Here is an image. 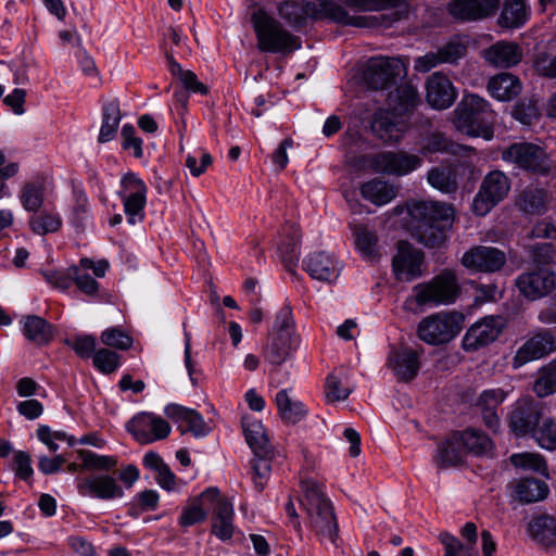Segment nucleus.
<instances>
[{
	"label": "nucleus",
	"mask_w": 556,
	"mask_h": 556,
	"mask_svg": "<svg viewBox=\"0 0 556 556\" xmlns=\"http://www.w3.org/2000/svg\"><path fill=\"white\" fill-rule=\"evenodd\" d=\"M412 235L420 243L437 248L444 243L446 231L452 227V206L437 201H417L409 205Z\"/></svg>",
	"instance_id": "obj_1"
},
{
	"label": "nucleus",
	"mask_w": 556,
	"mask_h": 556,
	"mask_svg": "<svg viewBox=\"0 0 556 556\" xmlns=\"http://www.w3.org/2000/svg\"><path fill=\"white\" fill-rule=\"evenodd\" d=\"M301 506L306 513L309 528L320 542L336 543L338 523L330 500L326 496L323 485L313 479L301 481Z\"/></svg>",
	"instance_id": "obj_2"
},
{
	"label": "nucleus",
	"mask_w": 556,
	"mask_h": 556,
	"mask_svg": "<svg viewBox=\"0 0 556 556\" xmlns=\"http://www.w3.org/2000/svg\"><path fill=\"white\" fill-rule=\"evenodd\" d=\"M278 14L291 25H301L305 17H311L327 18L348 26H367L364 16H352L342 5L331 0H303L302 4L286 1L279 4Z\"/></svg>",
	"instance_id": "obj_3"
},
{
	"label": "nucleus",
	"mask_w": 556,
	"mask_h": 556,
	"mask_svg": "<svg viewBox=\"0 0 556 556\" xmlns=\"http://www.w3.org/2000/svg\"><path fill=\"white\" fill-rule=\"evenodd\" d=\"M494 118L495 113L484 99L477 94H467L454 110L453 123L462 134L491 140L494 136Z\"/></svg>",
	"instance_id": "obj_4"
},
{
	"label": "nucleus",
	"mask_w": 556,
	"mask_h": 556,
	"mask_svg": "<svg viewBox=\"0 0 556 556\" xmlns=\"http://www.w3.org/2000/svg\"><path fill=\"white\" fill-rule=\"evenodd\" d=\"M251 22L257 38V48L263 52L291 53L301 48L299 37L292 35L264 10L255 11Z\"/></svg>",
	"instance_id": "obj_5"
},
{
	"label": "nucleus",
	"mask_w": 556,
	"mask_h": 556,
	"mask_svg": "<svg viewBox=\"0 0 556 556\" xmlns=\"http://www.w3.org/2000/svg\"><path fill=\"white\" fill-rule=\"evenodd\" d=\"M459 295L460 286L456 274L444 269L429 281L416 285L407 303H414L420 308L450 305Z\"/></svg>",
	"instance_id": "obj_6"
},
{
	"label": "nucleus",
	"mask_w": 556,
	"mask_h": 556,
	"mask_svg": "<svg viewBox=\"0 0 556 556\" xmlns=\"http://www.w3.org/2000/svg\"><path fill=\"white\" fill-rule=\"evenodd\" d=\"M299 344L291 307L283 305L277 313L271 339L265 349V358L273 365H281L293 355Z\"/></svg>",
	"instance_id": "obj_7"
},
{
	"label": "nucleus",
	"mask_w": 556,
	"mask_h": 556,
	"mask_svg": "<svg viewBox=\"0 0 556 556\" xmlns=\"http://www.w3.org/2000/svg\"><path fill=\"white\" fill-rule=\"evenodd\" d=\"M464 315L458 312H440L422 318L417 326L418 338L431 345L450 342L462 330Z\"/></svg>",
	"instance_id": "obj_8"
},
{
	"label": "nucleus",
	"mask_w": 556,
	"mask_h": 556,
	"mask_svg": "<svg viewBox=\"0 0 556 556\" xmlns=\"http://www.w3.org/2000/svg\"><path fill=\"white\" fill-rule=\"evenodd\" d=\"M510 185V179L502 170H492L488 173L473 198V213L479 216H485L494 206L508 195Z\"/></svg>",
	"instance_id": "obj_9"
},
{
	"label": "nucleus",
	"mask_w": 556,
	"mask_h": 556,
	"mask_svg": "<svg viewBox=\"0 0 556 556\" xmlns=\"http://www.w3.org/2000/svg\"><path fill=\"white\" fill-rule=\"evenodd\" d=\"M502 159L535 174H546L551 168L545 151L530 142L509 146L502 152Z\"/></svg>",
	"instance_id": "obj_10"
},
{
	"label": "nucleus",
	"mask_w": 556,
	"mask_h": 556,
	"mask_svg": "<svg viewBox=\"0 0 556 556\" xmlns=\"http://www.w3.org/2000/svg\"><path fill=\"white\" fill-rule=\"evenodd\" d=\"M147 192L146 184L135 173L129 172L122 177L118 195L123 201L129 224L134 225L137 220H142Z\"/></svg>",
	"instance_id": "obj_11"
},
{
	"label": "nucleus",
	"mask_w": 556,
	"mask_h": 556,
	"mask_svg": "<svg viewBox=\"0 0 556 556\" xmlns=\"http://www.w3.org/2000/svg\"><path fill=\"white\" fill-rule=\"evenodd\" d=\"M515 286L527 300L538 301L556 289V273L545 267L528 270L516 278Z\"/></svg>",
	"instance_id": "obj_12"
},
{
	"label": "nucleus",
	"mask_w": 556,
	"mask_h": 556,
	"mask_svg": "<svg viewBox=\"0 0 556 556\" xmlns=\"http://www.w3.org/2000/svg\"><path fill=\"white\" fill-rule=\"evenodd\" d=\"M405 73L401 59L389 56L370 58L364 70V80L372 89H384Z\"/></svg>",
	"instance_id": "obj_13"
},
{
	"label": "nucleus",
	"mask_w": 556,
	"mask_h": 556,
	"mask_svg": "<svg viewBox=\"0 0 556 556\" xmlns=\"http://www.w3.org/2000/svg\"><path fill=\"white\" fill-rule=\"evenodd\" d=\"M370 167L388 176H405L422 164V159L404 151H383L370 157Z\"/></svg>",
	"instance_id": "obj_14"
},
{
	"label": "nucleus",
	"mask_w": 556,
	"mask_h": 556,
	"mask_svg": "<svg viewBox=\"0 0 556 556\" xmlns=\"http://www.w3.org/2000/svg\"><path fill=\"white\" fill-rule=\"evenodd\" d=\"M505 320L501 316H485L472 324L462 340L466 352H476L493 343L502 333Z\"/></svg>",
	"instance_id": "obj_15"
},
{
	"label": "nucleus",
	"mask_w": 556,
	"mask_h": 556,
	"mask_svg": "<svg viewBox=\"0 0 556 556\" xmlns=\"http://www.w3.org/2000/svg\"><path fill=\"white\" fill-rule=\"evenodd\" d=\"M126 429L140 444L164 440L170 433V426L165 419L148 412L134 416L127 422Z\"/></svg>",
	"instance_id": "obj_16"
},
{
	"label": "nucleus",
	"mask_w": 556,
	"mask_h": 556,
	"mask_svg": "<svg viewBox=\"0 0 556 556\" xmlns=\"http://www.w3.org/2000/svg\"><path fill=\"white\" fill-rule=\"evenodd\" d=\"M506 253L490 245H476L466 251L460 263L475 273L493 274L500 271L506 264Z\"/></svg>",
	"instance_id": "obj_17"
},
{
	"label": "nucleus",
	"mask_w": 556,
	"mask_h": 556,
	"mask_svg": "<svg viewBox=\"0 0 556 556\" xmlns=\"http://www.w3.org/2000/svg\"><path fill=\"white\" fill-rule=\"evenodd\" d=\"M78 493L103 501L121 498L124 495L123 486L117 478L110 473L92 475L77 480Z\"/></svg>",
	"instance_id": "obj_18"
},
{
	"label": "nucleus",
	"mask_w": 556,
	"mask_h": 556,
	"mask_svg": "<svg viewBox=\"0 0 556 556\" xmlns=\"http://www.w3.org/2000/svg\"><path fill=\"white\" fill-rule=\"evenodd\" d=\"M556 351V337L549 330H542L527 340L513 358L515 369L525 364L540 359Z\"/></svg>",
	"instance_id": "obj_19"
},
{
	"label": "nucleus",
	"mask_w": 556,
	"mask_h": 556,
	"mask_svg": "<svg viewBox=\"0 0 556 556\" xmlns=\"http://www.w3.org/2000/svg\"><path fill=\"white\" fill-rule=\"evenodd\" d=\"M425 86L426 100L433 109L445 110L456 100L457 92L453 83L441 72L431 74Z\"/></svg>",
	"instance_id": "obj_20"
},
{
	"label": "nucleus",
	"mask_w": 556,
	"mask_h": 556,
	"mask_svg": "<svg viewBox=\"0 0 556 556\" xmlns=\"http://www.w3.org/2000/svg\"><path fill=\"white\" fill-rule=\"evenodd\" d=\"M165 415L177 424L181 433L190 432L194 437H205L211 432V426L194 409L178 404H169L164 409Z\"/></svg>",
	"instance_id": "obj_21"
},
{
	"label": "nucleus",
	"mask_w": 556,
	"mask_h": 556,
	"mask_svg": "<svg viewBox=\"0 0 556 556\" xmlns=\"http://www.w3.org/2000/svg\"><path fill=\"white\" fill-rule=\"evenodd\" d=\"M424 253L405 241L397 243V253L393 257V270L399 279L410 280L421 274Z\"/></svg>",
	"instance_id": "obj_22"
},
{
	"label": "nucleus",
	"mask_w": 556,
	"mask_h": 556,
	"mask_svg": "<svg viewBox=\"0 0 556 556\" xmlns=\"http://www.w3.org/2000/svg\"><path fill=\"white\" fill-rule=\"evenodd\" d=\"M303 267L315 280L332 283L340 275L339 261L326 252H315L303 261Z\"/></svg>",
	"instance_id": "obj_23"
},
{
	"label": "nucleus",
	"mask_w": 556,
	"mask_h": 556,
	"mask_svg": "<svg viewBox=\"0 0 556 556\" xmlns=\"http://www.w3.org/2000/svg\"><path fill=\"white\" fill-rule=\"evenodd\" d=\"M394 115L393 112L383 109L375 112L371 130L384 143L399 142L406 131V125L403 122L395 121Z\"/></svg>",
	"instance_id": "obj_24"
},
{
	"label": "nucleus",
	"mask_w": 556,
	"mask_h": 556,
	"mask_svg": "<svg viewBox=\"0 0 556 556\" xmlns=\"http://www.w3.org/2000/svg\"><path fill=\"white\" fill-rule=\"evenodd\" d=\"M500 0H451L448 12L462 21H476L492 14Z\"/></svg>",
	"instance_id": "obj_25"
},
{
	"label": "nucleus",
	"mask_w": 556,
	"mask_h": 556,
	"mask_svg": "<svg viewBox=\"0 0 556 556\" xmlns=\"http://www.w3.org/2000/svg\"><path fill=\"white\" fill-rule=\"evenodd\" d=\"M218 498V489L208 488L200 496L191 500L182 509L178 519L181 527H191L204 521L211 505Z\"/></svg>",
	"instance_id": "obj_26"
},
{
	"label": "nucleus",
	"mask_w": 556,
	"mask_h": 556,
	"mask_svg": "<svg viewBox=\"0 0 556 556\" xmlns=\"http://www.w3.org/2000/svg\"><path fill=\"white\" fill-rule=\"evenodd\" d=\"M540 415V409L534 403L518 402L510 413L509 428L518 437L534 432Z\"/></svg>",
	"instance_id": "obj_27"
},
{
	"label": "nucleus",
	"mask_w": 556,
	"mask_h": 556,
	"mask_svg": "<svg viewBox=\"0 0 556 556\" xmlns=\"http://www.w3.org/2000/svg\"><path fill=\"white\" fill-rule=\"evenodd\" d=\"M213 506L212 533L222 541L230 540L235 531L232 504L218 492Z\"/></svg>",
	"instance_id": "obj_28"
},
{
	"label": "nucleus",
	"mask_w": 556,
	"mask_h": 556,
	"mask_svg": "<svg viewBox=\"0 0 556 556\" xmlns=\"http://www.w3.org/2000/svg\"><path fill=\"white\" fill-rule=\"evenodd\" d=\"M389 365L401 381H410L419 370L418 353L410 348H402L391 353Z\"/></svg>",
	"instance_id": "obj_29"
},
{
	"label": "nucleus",
	"mask_w": 556,
	"mask_h": 556,
	"mask_svg": "<svg viewBox=\"0 0 556 556\" xmlns=\"http://www.w3.org/2000/svg\"><path fill=\"white\" fill-rule=\"evenodd\" d=\"M351 229L355 248L362 257L369 263L377 262L381 257L382 251L376 231L363 224L353 225Z\"/></svg>",
	"instance_id": "obj_30"
},
{
	"label": "nucleus",
	"mask_w": 556,
	"mask_h": 556,
	"mask_svg": "<svg viewBox=\"0 0 556 556\" xmlns=\"http://www.w3.org/2000/svg\"><path fill=\"white\" fill-rule=\"evenodd\" d=\"M483 58L494 66L511 67L521 61L522 51L515 42L497 41L483 50Z\"/></svg>",
	"instance_id": "obj_31"
},
{
	"label": "nucleus",
	"mask_w": 556,
	"mask_h": 556,
	"mask_svg": "<svg viewBox=\"0 0 556 556\" xmlns=\"http://www.w3.org/2000/svg\"><path fill=\"white\" fill-rule=\"evenodd\" d=\"M388 101L394 114L404 115L419 104L420 97L415 86L404 83L390 92Z\"/></svg>",
	"instance_id": "obj_32"
},
{
	"label": "nucleus",
	"mask_w": 556,
	"mask_h": 556,
	"mask_svg": "<svg viewBox=\"0 0 556 556\" xmlns=\"http://www.w3.org/2000/svg\"><path fill=\"white\" fill-rule=\"evenodd\" d=\"M242 427L247 443L255 456H269L271 446L261 421L243 417Z\"/></svg>",
	"instance_id": "obj_33"
},
{
	"label": "nucleus",
	"mask_w": 556,
	"mask_h": 556,
	"mask_svg": "<svg viewBox=\"0 0 556 556\" xmlns=\"http://www.w3.org/2000/svg\"><path fill=\"white\" fill-rule=\"evenodd\" d=\"M488 90L495 99L509 101L520 93L521 83L513 74L501 73L489 80Z\"/></svg>",
	"instance_id": "obj_34"
},
{
	"label": "nucleus",
	"mask_w": 556,
	"mask_h": 556,
	"mask_svg": "<svg viewBox=\"0 0 556 556\" xmlns=\"http://www.w3.org/2000/svg\"><path fill=\"white\" fill-rule=\"evenodd\" d=\"M361 193L367 201L381 206L396 197L397 188L384 180L374 178L361 186Z\"/></svg>",
	"instance_id": "obj_35"
},
{
	"label": "nucleus",
	"mask_w": 556,
	"mask_h": 556,
	"mask_svg": "<svg viewBox=\"0 0 556 556\" xmlns=\"http://www.w3.org/2000/svg\"><path fill=\"white\" fill-rule=\"evenodd\" d=\"M530 536L543 546L556 545V519L548 515L534 517L528 525Z\"/></svg>",
	"instance_id": "obj_36"
},
{
	"label": "nucleus",
	"mask_w": 556,
	"mask_h": 556,
	"mask_svg": "<svg viewBox=\"0 0 556 556\" xmlns=\"http://www.w3.org/2000/svg\"><path fill=\"white\" fill-rule=\"evenodd\" d=\"M548 494V486L538 479H520L515 482L513 495L521 503H533L544 500Z\"/></svg>",
	"instance_id": "obj_37"
},
{
	"label": "nucleus",
	"mask_w": 556,
	"mask_h": 556,
	"mask_svg": "<svg viewBox=\"0 0 556 556\" xmlns=\"http://www.w3.org/2000/svg\"><path fill=\"white\" fill-rule=\"evenodd\" d=\"M45 180L36 178L23 185L20 192V201L24 210L37 213L41 210L45 202Z\"/></svg>",
	"instance_id": "obj_38"
},
{
	"label": "nucleus",
	"mask_w": 556,
	"mask_h": 556,
	"mask_svg": "<svg viewBox=\"0 0 556 556\" xmlns=\"http://www.w3.org/2000/svg\"><path fill=\"white\" fill-rule=\"evenodd\" d=\"M466 452L462 441L456 438V432L438 447L435 463L441 468L456 466L463 462Z\"/></svg>",
	"instance_id": "obj_39"
},
{
	"label": "nucleus",
	"mask_w": 556,
	"mask_h": 556,
	"mask_svg": "<svg viewBox=\"0 0 556 556\" xmlns=\"http://www.w3.org/2000/svg\"><path fill=\"white\" fill-rule=\"evenodd\" d=\"M546 201L547 194L544 189L530 186L519 193L516 205L527 214H543Z\"/></svg>",
	"instance_id": "obj_40"
},
{
	"label": "nucleus",
	"mask_w": 556,
	"mask_h": 556,
	"mask_svg": "<svg viewBox=\"0 0 556 556\" xmlns=\"http://www.w3.org/2000/svg\"><path fill=\"white\" fill-rule=\"evenodd\" d=\"M301 232L294 223L287 224L282 230V240L279 245L283 262L294 265L300 256Z\"/></svg>",
	"instance_id": "obj_41"
},
{
	"label": "nucleus",
	"mask_w": 556,
	"mask_h": 556,
	"mask_svg": "<svg viewBox=\"0 0 556 556\" xmlns=\"http://www.w3.org/2000/svg\"><path fill=\"white\" fill-rule=\"evenodd\" d=\"M23 333L29 341L38 345L47 344L53 337L51 325L37 315L24 317Z\"/></svg>",
	"instance_id": "obj_42"
},
{
	"label": "nucleus",
	"mask_w": 556,
	"mask_h": 556,
	"mask_svg": "<svg viewBox=\"0 0 556 556\" xmlns=\"http://www.w3.org/2000/svg\"><path fill=\"white\" fill-rule=\"evenodd\" d=\"M456 438L462 441L466 453L483 455L493 448L492 440L482 431L473 428H468L462 432L456 431Z\"/></svg>",
	"instance_id": "obj_43"
},
{
	"label": "nucleus",
	"mask_w": 556,
	"mask_h": 556,
	"mask_svg": "<svg viewBox=\"0 0 556 556\" xmlns=\"http://www.w3.org/2000/svg\"><path fill=\"white\" fill-rule=\"evenodd\" d=\"M529 17V7L526 0H504V8L500 16L503 27H520Z\"/></svg>",
	"instance_id": "obj_44"
},
{
	"label": "nucleus",
	"mask_w": 556,
	"mask_h": 556,
	"mask_svg": "<svg viewBox=\"0 0 556 556\" xmlns=\"http://www.w3.org/2000/svg\"><path fill=\"white\" fill-rule=\"evenodd\" d=\"M275 401L280 417L288 424L299 422L307 413L301 402L289 396L287 390H280Z\"/></svg>",
	"instance_id": "obj_45"
},
{
	"label": "nucleus",
	"mask_w": 556,
	"mask_h": 556,
	"mask_svg": "<svg viewBox=\"0 0 556 556\" xmlns=\"http://www.w3.org/2000/svg\"><path fill=\"white\" fill-rule=\"evenodd\" d=\"M28 226L34 233L45 236L59 231L62 227V219L54 211L39 210L29 217Z\"/></svg>",
	"instance_id": "obj_46"
},
{
	"label": "nucleus",
	"mask_w": 556,
	"mask_h": 556,
	"mask_svg": "<svg viewBox=\"0 0 556 556\" xmlns=\"http://www.w3.org/2000/svg\"><path fill=\"white\" fill-rule=\"evenodd\" d=\"M121 121L119 104L112 100L103 105V118L98 140L100 143L111 141L117 131Z\"/></svg>",
	"instance_id": "obj_47"
},
{
	"label": "nucleus",
	"mask_w": 556,
	"mask_h": 556,
	"mask_svg": "<svg viewBox=\"0 0 556 556\" xmlns=\"http://www.w3.org/2000/svg\"><path fill=\"white\" fill-rule=\"evenodd\" d=\"M533 392L539 397L556 393V357L539 370L533 383Z\"/></svg>",
	"instance_id": "obj_48"
},
{
	"label": "nucleus",
	"mask_w": 556,
	"mask_h": 556,
	"mask_svg": "<svg viewBox=\"0 0 556 556\" xmlns=\"http://www.w3.org/2000/svg\"><path fill=\"white\" fill-rule=\"evenodd\" d=\"M511 464L525 470L535 471L545 478H548V469L544 457L539 453H517L510 456Z\"/></svg>",
	"instance_id": "obj_49"
},
{
	"label": "nucleus",
	"mask_w": 556,
	"mask_h": 556,
	"mask_svg": "<svg viewBox=\"0 0 556 556\" xmlns=\"http://www.w3.org/2000/svg\"><path fill=\"white\" fill-rule=\"evenodd\" d=\"M535 71L545 77L556 78V41H549L534 60Z\"/></svg>",
	"instance_id": "obj_50"
},
{
	"label": "nucleus",
	"mask_w": 556,
	"mask_h": 556,
	"mask_svg": "<svg viewBox=\"0 0 556 556\" xmlns=\"http://www.w3.org/2000/svg\"><path fill=\"white\" fill-rule=\"evenodd\" d=\"M429 184L445 193L455 192L457 189L456 174L446 167H434L428 173Z\"/></svg>",
	"instance_id": "obj_51"
},
{
	"label": "nucleus",
	"mask_w": 556,
	"mask_h": 556,
	"mask_svg": "<svg viewBox=\"0 0 556 556\" xmlns=\"http://www.w3.org/2000/svg\"><path fill=\"white\" fill-rule=\"evenodd\" d=\"M438 55L442 64H456L467 53V46L460 37H454L439 47Z\"/></svg>",
	"instance_id": "obj_52"
},
{
	"label": "nucleus",
	"mask_w": 556,
	"mask_h": 556,
	"mask_svg": "<svg viewBox=\"0 0 556 556\" xmlns=\"http://www.w3.org/2000/svg\"><path fill=\"white\" fill-rule=\"evenodd\" d=\"M78 457L81 459V468L84 469L109 471L117 465L115 457L98 455L89 450L78 451Z\"/></svg>",
	"instance_id": "obj_53"
},
{
	"label": "nucleus",
	"mask_w": 556,
	"mask_h": 556,
	"mask_svg": "<svg viewBox=\"0 0 556 556\" xmlns=\"http://www.w3.org/2000/svg\"><path fill=\"white\" fill-rule=\"evenodd\" d=\"M352 390L343 386V378L337 372L328 375L325 383V397L327 403L345 401Z\"/></svg>",
	"instance_id": "obj_54"
},
{
	"label": "nucleus",
	"mask_w": 556,
	"mask_h": 556,
	"mask_svg": "<svg viewBox=\"0 0 556 556\" xmlns=\"http://www.w3.org/2000/svg\"><path fill=\"white\" fill-rule=\"evenodd\" d=\"M101 342L110 348L126 351L132 345V338L119 327H109L100 336Z\"/></svg>",
	"instance_id": "obj_55"
},
{
	"label": "nucleus",
	"mask_w": 556,
	"mask_h": 556,
	"mask_svg": "<svg viewBox=\"0 0 556 556\" xmlns=\"http://www.w3.org/2000/svg\"><path fill=\"white\" fill-rule=\"evenodd\" d=\"M533 438L542 448L548 451L556 450V421L552 418L544 419L535 428Z\"/></svg>",
	"instance_id": "obj_56"
},
{
	"label": "nucleus",
	"mask_w": 556,
	"mask_h": 556,
	"mask_svg": "<svg viewBox=\"0 0 556 556\" xmlns=\"http://www.w3.org/2000/svg\"><path fill=\"white\" fill-rule=\"evenodd\" d=\"M92 363L100 372L109 375L119 367L121 357L116 352L102 348L94 352Z\"/></svg>",
	"instance_id": "obj_57"
},
{
	"label": "nucleus",
	"mask_w": 556,
	"mask_h": 556,
	"mask_svg": "<svg viewBox=\"0 0 556 556\" xmlns=\"http://www.w3.org/2000/svg\"><path fill=\"white\" fill-rule=\"evenodd\" d=\"M346 4L357 11H379L389 8H397L399 10L394 13V20H396L402 10L403 0H346Z\"/></svg>",
	"instance_id": "obj_58"
},
{
	"label": "nucleus",
	"mask_w": 556,
	"mask_h": 556,
	"mask_svg": "<svg viewBox=\"0 0 556 556\" xmlns=\"http://www.w3.org/2000/svg\"><path fill=\"white\" fill-rule=\"evenodd\" d=\"M440 541L444 546V556H477L476 547L464 545L456 536L444 532L440 534Z\"/></svg>",
	"instance_id": "obj_59"
},
{
	"label": "nucleus",
	"mask_w": 556,
	"mask_h": 556,
	"mask_svg": "<svg viewBox=\"0 0 556 556\" xmlns=\"http://www.w3.org/2000/svg\"><path fill=\"white\" fill-rule=\"evenodd\" d=\"M122 147L124 150H132V155L140 159L143 155L142 140L136 135V129L132 125L126 124L121 131Z\"/></svg>",
	"instance_id": "obj_60"
},
{
	"label": "nucleus",
	"mask_w": 556,
	"mask_h": 556,
	"mask_svg": "<svg viewBox=\"0 0 556 556\" xmlns=\"http://www.w3.org/2000/svg\"><path fill=\"white\" fill-rule=\"evenodd\" d=\"M506 394L507 393L500 388L484 390L477 401V406L481 410L496 409L504 402Z\"/></svg>",
	"instance_id": "obj_61"
},
{
	"label": "nucleus",
	"mask_w": 556,
	"mask_h": 556,
	"mask_svg": "<svg viewBox=\"0 0 556 556\" xmlns=\"http://www.w3.org/2000/svg\"><path fill=\"white\" fill-rule=\"evenodd\" d=\"M252 468L254 472L253 480L255 488L258 491H262L271 470L270 460L268 459V456H255Z\"/></svg>",
	"instance_id": "obj_62"
},
{
	"label": "nucleus",
	"mask_w": 556,
	"mask_h": 556,
	"mask_svg": "<svg viewBox=\"0 0 556 556\" xmlns=\"http://www.w3.org/2000/svg\"><path fill=\"white\" fill-rule=\"evenodd\" d=\"M71 270L73 273L72 279L80 291L87 295H94L98 292L99 283L88 273L79 267H72Z\"/></svg>",
	"instance_id": "obj_63"
},
{
	"label": "nucleus",
	"mask_w": 556,
	"mask_h": 556,
	"mask_svg": "<svg viewBox=\"0 0 556 556\" xmlns=\"http://www.w3.org/2000/svg\"><path fill=\"white\" fill-rule=\"evenodd\" d=\"M30 463L28 453L23 451L15 452L13 456V470L15 475L23 480H28L34 472Z\"/></svg>",
	"instance_id": "obj_64"
}]
</instances>
